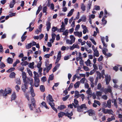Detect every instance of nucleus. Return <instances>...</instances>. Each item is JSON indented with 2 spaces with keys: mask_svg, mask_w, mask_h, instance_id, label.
<instances>
[{
  "mask_svg": "<svg viewBox=\"0 0 122 122\" xmlns=\"http://www.w3.org/2000/svg\"><path fill=\"white\" fill-rule=\"evenodd\" d=\"M23 81L25 83L24 85L21 87L22 90L24 92H25L26 89H28L27 84L28 83L31 85L30 87V92H31V96L32 97L35 96V95L34 92V90L33 88L34 86L33 80L32 78L28 77H22Z\"/></svg>",
  "mask_w": 122,
  "mask_h": 122,
  "instance_id": "f257e3e1",
  "label": "nucleus"
},
{
  "mask_svg": "<svg viewBox=\"0 0 122 122\" xmlns=\"http://www.w3.org/2000/svg\"><path fill=\"white\" fill-rule=\"evenodd\" d=\"M73 112H71L70 113L67 111L66 113L63 112H61L58 114V116L59 118L62 117L64 115L66 117H67L70 119H71L72 117H71L73 115Z\"/></svg>",
  "mask_w": 122,
  "mask_h": 122,
  "instance_id": "f03ea898",
  "label": "nucleus"
},
{
  "mask_svg": "<svg viewBox=\"0 0 122 122\" xmlns=\"http://www.w3.org/2000/svg\"><path fill=\"white\" fill-rule=\"evenodd\" d=\"M12 90L10 89L9 90L7 91L6 89L5 88L4 91L2 89L0 90V96H2L3 97L6 98V97L7 96V94H11Z\"/></svg>",
  "mask_w": 122,
  "mask_h": 122,
  "instance_id": "7ed1b4c3",
  "label": "nucleus"
},
{
  "mask_svg": "<svg viewBox=\"0 0 122 122\" xmlns=\"http://www.w3.org/2000/svg\"><path fill=\"white\" fill-rule=\"evenodd\" d=\"M49 99L50 101L49 102V104L51 106L52 109L54 111H55L56 113L57 112V111L55 107V106L54 103L53 102L54 101V100L52 98V96L50 94L48 95Z\"/></svg>",
  "mask_w": 122,
  "mask_h": 122,
  "instance_id": "20e7f679",
  "label": "nucleus"
},
{
  "mask_svg": "<svg viewBox=\"0 0 122 122\" xmlns=\"http://www.w3.org/2000/svg\"><path fill=\"white\" fill-rule=\"evenodd\" d=\"M111 100H109L106 103V102H104L102 103V106L103 107L106 108L107 107L109 108H110L111 107Z\"/></svg>",
  "mask_w": 122,
  "mask_h": 122,
  "instance_id": "39448f33",
  "label": "nucleus"
},
{
  "mask_svg": "<svg viewBox=\"0 0 122 122\" xmlns=\"http://www.w3.org/2000/svg\"><path fill=\"white\" fill-rule=\"evenodd\" d=\"M78 105V106L77 107V111L79 112H83V109H86L87 108L85 104H82L80 106L79 105Z\"/></svg>",
  "mask_w": 122,
  "mask_h": 122,
  "instance_id": "423d86ee",
  "label": "nucleus"
},
{
  "mask_svg": "<svg viewBox=\"0 0 122 122\" xmlns=\"http://www.w3.org/2000/svg\"><path fill=\"white\" fill-rule=\"evenodd\" d=\"M86 112L88 113V115L90 116L95 115V112L94 110L92 109H89Z\"/></svg>",
  "mask_w": 122,
  "mask_h": 122,
  "instance_id": "0eeeda50",
  "label": "nucleus"
},
{
  "mask_svg": "<svg viewBox=\"0 0 122 122\" xmlns=\"http://www.w3.org/2000/svg\"><path fill=\"white\" fill-rule=\"evenodd\" d=\"M70 50H72L75 48L79 49L80 47L77 44H74L71 46H70Z\"/></svg>",
  "mask_w": 122,
  "mask_h": 122,
  "instance_id": "6e6552de",
  "label": "nucleus"
},
{
  "mask_svg": "<svg viewBox=\"0 0 122 122\" xmlns=\"http://www.w3.org/2000/svg\"><path fill=\"white\" fill-rule=\"evenodd\" d=\"M74 33L75 36H77L79 37H81L82 35V33L81 31H76L74 32Z\"/></svg>",
  "mask_w": 122,
  "mask_h": 122,
  "instance_id": "1a4fd4ad",
  "label": "nucleus"
},
{
  "mask_svg": "<svg viewBox=\"0 0 122 122\" xmlns=\"http://www.w3.org/2000/svg\"><path fill=\"white\" fill-rule=\"evenodd\" d=\"M46 29L47 31H49L51 28V23L49 21H47L46 22Z\"/></svg>",
  "mask_w": 122,
  "mask_h": 122,
  "instance_id": "9d476101",
  "label": "nucleus"
},
{
  "mask_svg": "<svg viewBox=\"0 0 122 122\" xmlns=\"http://www.w3.org/2000/svg\"><path fill=\"white\" fill-rule=\"evenodd\" d=\"M93 53V57H94L95 56L98 57L99 56V52L97 50V48L95 49V50H94Z\"/></svg>",
  "mask_w": 122,
  "mask_h": 122,
  "instance_id": "9b49d317",
  "label": "nucleus"
},
{
  "mask_svg": "<svg viewBox=\"0 0 122 122\" xmlns=\"http://www.w3.org/2000/svg\"><path fill=\"white\" fill-rule=\"evenodd\" d=\"M106 84L108 85L111 80V77H105Z\"/></svg>",
  "mask_w": 122,
  "mask_h": 122,
  "instance_id": "f8f14e48",
  "label": "nucleus"
},
{
  "mask_svg": "<svg viewBox=\"0 0 122 122\" xmlns=\"http://www.w3.org/2000/svg\"><path fill=\"white\" fill-rule=\"evenodd\" d=\"M16 97V96L15 93L14 92L11 95V101L15 100Z\"/></svg>",
  "mask_w": 122,
  "mask_h": 122,
  "instance_id": "ddd939ff",
  "label": "nucleus"
},
{
  "mask_svg": "<svg viewBox=\"0 0 122 122\" xmlns=\"http://www.w3.org/2000/svg\"><path fill=\"white\" fill-rule=\"evenodd\" d=\"M107 112H106L104 113L105 114L108 113L112 115L113 113V112L112 111V110L111 109H107Z\"/></svg>",
  "mask_w": 122,
  "mask_h": 122,
  "instance_id": "4468645a",
  "label": "nucleus"
},
{
  "mask_svg": "<svg viewBox=\"0 0 122 122\" xmlns=\"http://www.w3.org/2000/svg\"><path fill=\"white\" fill-rule=\"evenodd\" d=\"M70 38L71 39V41L72 44L74 43L76 39L75 38L73 35H71L70 36Z\"/></svg>",
  "mask_w": 122,
  "mask_h": 122,
  "instance_id": "2eb2a0df",
  "label": "nucleus"
},
{
  "mask_svg": "<svg viewBox=\"0 0 122 122\" xmlns=\"http://www.w3.org/2000/svg\"><path fill=\"white\" fill-rule=\"evenodd\" d=\"M85 63L86 64L87 66H91V61L89 59H88L87 61L85 62Z\"/></svg>",
  "mask_w": 122,
  "mask_h": 122,
  "instance_id": "dca6fc26",
  "label": "nucleus"
},
{
  "mask_svg": "<svg viewBox=\"0 0 122 122\" xmlns=\"http://www.w3.org/2000/svg\"><path fill=\"white\" fill-rule=\"evenodd\" d=\"M66 108L65 106L64 105H61L59 106L58 109L59 110H61Z\"/></svg>",
  "mask_w": 122,
  "mask_h": 122,
  "instance_id": "f3484780",
  "label": "nucleus"
},
{
  "mask_svg": "<svg viewBox=\"0 0 122 122\" xmlns=\"http://www.w3.org/2000/svg\"><path fill=\"white\" fill-rule=\"evenodd\" d=\"M79 92L77 91H75V95L74 96L75 97H76V98H77L80 97V95L79 94Z\"/></svg>",
  "mask_w": 122,
  "mask_h": 122,
  "instance_id": "a211bd4d",
  "label": "nucleus"
},
{
  "mask_svg": "<svg viewBox=\"0 0 122 122\" xmlns=\"http://www.w3.org/2000/svg\"><path fill=\"white\" fill-rule=\"evenodd\" d=\"M13 59L10 58H8L7 60V61L8 63L9 64H12L13 63Z\"/></svg>",
  "mask_w": 122,
  "mask_h": 122,
  "instance_id": "6ab92c4d",
  "label": "nucleus"
},
{
  "mask_svg": "<svg viewBox=\"0 0 122 122\" xmlns=\"http://www.w3.org/2000/svg\"><path fill=\"white\" fill-rule=\"evenodd\" d=\"M81 9L83 11H85L86 10V7L83 3H82L81 5Z\"/></svg>",
  "mask_w": 122,
  "mask_h": 122,
  "instance_id": "aec40b11",
  "label": "nucleus"
},
{
  "mask_svg": "<svg viewBox=\"0 0 122 122\" xmlns=\"http://www.w3.org/2000/svg\"><path fill=\"white\" fill-rule=\"evenodd\" d=\"M32 46L31 43L28 44L27 45L25 46V47L27 49H29Z\"/></svg>",
  "mask_w": 122,
  "mask_h": 122,
  "instance_id": "412c9836",
  "label": "nucleus"
},
{
  "mask_svg": "<svg viewBox=\"0 0 122 122\" xmlns=\"http://www.w3.org/2000/svg\"><path fill=\"white\" fill-rule=\"evenodd\" d=\"M80 85V82L79 81H78L74 85V86L75 88H76L79 87Z\"/></svg>",
  "mask_w": 122,
  "mask_h": 122,
  "instance_id": "4be33fe9",
  "label": "nucleus"
},
{
  "mask_svg": "<svg viewBox=\"0 0 122 122\" xmlns=\"http://www.w3.org/2000/svg\"><path fill=\"white\" fill-rule=\"evenodd\" d=\"M74 11V9H71L68 13V14L67 15V16L68 17H69L71 15L73 14V13Z\"/></svg>",
  "mask_w": 122,
  "mask_h": 122,
  "instance_id": "5701e85b",
  "label": "nucleus"
},
{
  "mask_svg": "<svg viewBox=\"0 0 122 122\" xmlns=\"http://www.w3.org/2000/svg\"><path fill=\"white\" fill-rule=\"evenodd\" d=\"M113 101H112V102H114V104L115 107L116 108H117L118 107V106L117 105V101L116 99H114L113 100Z\"/></svg>",
  "mask_w": 122,
  "mask_h": 122,
  "instance_id": "b1692460",
  "label": "nucleus"
},
{
  "mask_svg": "<svg viewBox=\"0 0 122 122\" xmlns=\"http://www.w3.org/2000/svg\"><path fill=\"white\" fill-rule=\"evenodd\" d=\"M5 64L2 62H1L0 63V68L2 69L5 66Z\"/></svg>",
  "mask_w": 122,
  "mask_h": 122,
  "instance_id": "393cba45",
  "label": "nucleus"
},
{
  "mask_svg": "<svg viewBox=\"0 0 122 122\" xmlns=\"http://www.w3.org/2000/svg\"><path fill=\"white\" fill-rule=\"evenodd\" d=\"M69 33L68 30L67 29L66 30L64 31L62 33V35L67 36Z\"/></svg>",
  "mask_w": 122,
  "mask_h": 122,
  "instance_id": "a878e982",
  "label": "nucleus"
},
{
  "mask_svg": "<svg viewBox=\"0 0 122 122\" xmlns=\"http://www.w3.org/2000/svg\"><path fill=\"white\" fill-rule=\"evenodd\" d=\"M28 64L29 63L26 61L22 62L20 63V64L22 66H26L27 65H28Z\"/></svg>",
  "mask_w": 122,
  "mask_h": 122,
  "instance_id": "bb28decb",
  "label": "nucleus"
},
{
  "mask_svg": "<svg viewBox=\"0 0 122 122\" xmlns=\"http://www.w3.org/2000/svg\"><path fill=\"white\" fill-rule=\"evenodd\" d=\"M52 66V64H49V66L47 67V71L46 72L48 73L49 72V70L51 69Z\"/></svg>",
  "mask_w": 122,
  "mask_h": 122,
  "instance_id": "cd10ccee",
  "label": "nucleus"
},
{
  "mask_svg": "<svg viewBox=\"0 0 122 122\" xmlns=\"http://www.w3.org/2000/svg\"><path fill=\"white\" fill-rule=\"evenodd\" d=\"M40 89L42 92H44L45 91V87L43 85H41L40 86Z\"/></svg>",
  "mask_w": 122,
  "mask_h": 122,
  "instance_id": "c85d7f7f",
  "label": "nucleus"
},
{
  "mask_svg": "<svg viewBox=\"0 0 122 122\" xmlns=\"http://www.w3.org/2000/svg\"><path fill=\"white\" fill-rule=\"evenodd\" d=\"M34 62L30 63L28 66V67L30 68L33 69L34 68Z\"/></svg>",
  "mask_w": 122,
  "mask_h": 122,
  "instance_id": "c756f323",
  "label": "nucleus"
},
{
  "mask_svg": "<svg viewBox=\"0 0 122 122\" xmlns=\"http://www.w3.org/2000/svg\"><path fill=\"white\" fill-rule=\"evenodd\" d=\"M15 81L16 83L20 85L21 84V81L20 78H17L15 80Z\"/></svg>",
  "mask_w": 122,
  "mask_h": 122,
  "instance_id": "7c9ffc66",
  "label": "nucleus"
},
{
  "mask_svg": "<svg viewBox=\"0 0 122 122\" xmlns=\"http://www.w3.org/2000/svg\"><path fill=\"white\" fill-rule=\"evenodd\" d=\"M31 102L32 103L33 105L34 106V108L36 107V105L35 103V101L34 98H32L31 100Z\"/></svg>",
  "mask_w": 122,
  "mask_h": 122,
  "instance_id": "2f4dec72",
  "label": "nucleus"
},
{
  "mask_svg": "<svg viewBox=\"0 0 122 122\" xmlns=\"http://www.w3.org/2000/svg\"><path fill=\"white\" fill-rule=\"evenodd\" d=\"M34 77L35 79V82L39 83L40 82V79L38 77Z\"/></svg>",
  "mask_w": 122,
  "mask_h": 122,
  "instance_id": "473e14b6",
  "label": "nucleus"
},
{
  "mask_svg": "<svg viewBox=\"0 0 122 122\" xmlns=\"http://www.w3.org/2000/svg\"><path fill=\"white\" fill-rule=\"evenodd\" d=\"M58 29L57 27L53 26L52 27V33H54V32H55Z\"/></svg>",
  "mask_w": 122,
  "mask_h": 122,
  "instance_id": "72a5a7b5",
  "label": "nucleus"
},
{
  "mask_svg": "<svg viewBox=\"0 0 122 122\" xmlns=\"http://www.w3.org/2000/svg\"><path fill=\"white\" fill-rule=\"evenodd\" d=\"M105 92H107L111 93L112 92V90L111 87L109 88L105 89Z\"/></svg>",
  "mask_w": 122,
  "mask_h": 122,
  "instance_id": "f704fd0d",
  "label": "nucleus"
},
{
  "mask_svg": "<svg viewBox=\"0 0 122 122\" xmlns=\"http://www.w3.org/2000/svg\"><path fill=\"white\" fill-rule=\"evenodd\" d=\"M41 104L43 106H44V107L46 109H49V108L47 106V105H46V103L44 102H42L41 103Z\"/></svg>",
  "mask_w": 122,
  "mask_h": 122,
  "instance_id": "c9c22d12",
  "label": "nucleus"
},
{
  "mask_svg": "<svg viewBox=\"0 0 122 122\" xmlns=\"http://www.w3.org/2000/svg\"><path fill=\"white\" fill-rule=\"evenodd\" d=\"M65 28L61 27V28L58 29V31L60 32H63L64 30H65Z\"/></svg>",
  "mask_w": 122,
  "mask_h": 122,
  "instance_id": "e433bc0d",
  "label": "nucleus"
},
{
  "mask_svg": "<svg viewBox=\"0 0 122 122\" xmlns=\"http://www.w3.org/2000/svg\"><path fill=\"white\" fill-rule=\"evenodd\" d=\"M15 70V68L14 67L11 68L7 71L8 72H10L11 71H14Z\"/></svg>",
  "mask_w": 122,
  "mask_h": 122,
  "instance_id": "4c0bfd02",
  "label": "nucleus"
},
{
  "mask_svg": "<svg viewBox=\"0 0 122 122\" xmlns=\"http://www.w3.org/2000/svg\"><path fill=\"white\" fill-rule=\"evenodd\" d=\"M69 95H68L66 96L65 97H63L62 98V100L63 101H65L67 100V99L69 98Z\"/></svg>",
  "mask_w": 122,
  "mask_h": 122,
  "instance_id": "58836bf2",
  "label": "nucleus"
},
{
  "mask_svg": "<svg viewBox=\"0 0 122 122\" xmlns=\"http://www.w3.org/2000/svg\"><path fill=\"white\" fill-rule=\"evenodd\" d=\"M15 88L17 92H19V90L20 89V87L18 85L15 86Z\"/></svg>",
  "mask_w": 122,
  "mask_h": 122,
  "instance_id": "ea45409f",
  "label": "nucleus"
},
{
  "mask_svg": "<svg viewBox=\"0 0 122 122\" xmlns=\"http://www.w3.org/2000/svg\"><path fill=\"white\" fill-rule=\"evenodd\" d=\"M83 68L84 70L86 71H88L90 70L89 69L88 67L85 66H83Z\"/></svg>",
  "mask_w": 122,
  "mask_h": 122,
  "instance_id": "a19ab883",
  "label": "nucleus"
},
{
  "mask_svg": "<svg viewBox=\"0 0 122 122\" xmlns=\"http://www.w3.org/2000/svg\"><path fill=\"white\" fill-rule=\"evenodd\" d=\"M27 37L26 36H24L22 35L21 37V41L22 42L24 41L25 39H26Z\"/></svg>",
  "mask_w": 122,
  "mask_h": 122,
  "instance_id": "79ce46f5",
  "label": "nucleus"
},
{
  "mask_svg": "<svg viewBox=\"0 0 122 122\" xmlns=\"http://www.w3.org/2000/svg\"><path fill=\"white\" fill-rule=\"evenodd\" d=\"M102 22H104V21H105V23H103V24L104 25V26L107 23V21L106 20H105V18L104 17H103L102 19Z\"/></svg>",
  "mask_w": 122,
  "mask_h": 122,
  "instance_id": "37998d69",
  "label": "nucleus"
},
{
  "mask_svg": "<svg viewBox=\"0 0 122 122\" xmlns=\"http://www.w3.org/2000/svg\"><path fill=\"white\" fill-rule=\"evenodd\" d=\"M81 19L82 21L85 22L86 20V17L85 16H83L81 17Z\"/></svg>",
  "mask_w": 122,
  "mask_h": 122,
  "instance_id": "c03bdc74",
  "label": "nucleus"
},
{
  "mask_svg": "<svg viewBox=\"0 0 122 122\" xmlns=\"http://www.w3.org/2000/svg\"><path fill=\"white\" fill-rule=\"evenodd\" d=\"M94 102L95 103L97 104L99 106H100L101 105L100 102L98 101L94 100Z\"/></svg>",
  "mask_w": 122,
  "mask_h": 122,
  "instance_id": "a18cd8bd",
  "label": "nucleus"
},
{
  "mask_svg": "<svg viewBox=\"0 0 122 122\" xmlns=\"http://www.w3.org/2000/svg\"><path fill=\"white\" fill-rule=\"evenodd\" d=\"M61 51H59L58 53L57 56V58H60L61 59Z\"/></svg>",
  "mask_w": 122,
  "mask_h": 122,
  "instance_id": "49530a36",
  "label": "nucleus"
},
{
  "mask_svg": "<svg viewBox=\"0 0 122 122\" xmlns=\"http://www.w3.org/2000/svg\"><path fill=\"white\" fill-rule=\"evenodd\" d=\"M102 95V93L100 91H97L96 92V95L97 96H101Z\"/></svg>",
  "mask_w": 122,
  "mask_h": 122,
  "instance_id": "de8ad7c7",
  "label": "nucleus"
},
{
  "mask_svg": "<svg viewBox=\"0 0 122 122\" xmlns=\"http://www.w3.org/2000/svg\"><path fill=\"white\" fill-rule=\"evenodd\" d=\"M47 8L46 6H45L43 8V13H46Z\"/></svg>",
  "mask_w": 122,
  "mask_h": 122,
  "instance_id": "09e8293b",
  "label": "nucleus"
},
{
  "mask_svg": "<svg viewBox=\"0 0 122 122\" xmlns=\"http://www.w3.org/2000/svg\"><path fill=\"white\" fill-rule=\"evenodd\" d=\"M74 103L76 105H78V101L76 99H74Z\"/></svg>",
  "mask_w": 122,
  "mask_h": 122,
  "instance_id": "8fccbe9b",
  "label": "nucleus"
},
{
  "mask_svg": "<svg viewBox=\"0 0 122 122\" xmlns=\"http://www.w3.org/2000/svg\"><path fill=\"white\" fill-rule=\"evenodd\" d=\"M91 5L92 3H91L88 4V6L87 7V9H88L89 10L91 8Z\"/></svg>",
  "mask_w": 122,
  "mask_h": 122,
  "instance_id": "3c124183",
  "label": "nucleus"
},
{
  "mask_svg": "<svg viewBox=\"0 0 122 122\" xmlns=\"http://www.w3.org/2000/svg\"><path fill=\"white\" fill-rule=\"evenodd\" d=\"M94 7L95 9L97 10H99L100 9V7L99 6L95 5Z\"/></svg>",
  "mask_w": 122,
  "mask_h": 122,
  "instance_id": "603ef678",
  "label": "nucleus"
},
{
  "mask_svg": "<svg viewBox=\"0 0 122 122\" xmlns=\"http://www.w3.org/2000/svg\"><path fill=\"white\" fill-rule=\"evenodd\" d=\"M103 58V57L102 56H100L98 59V61L100 62L102 60Z\"/></svg>",
  "mask_w": 122,
  "mask_h": 122,
  "instance_id": "864d4df0",
  "label": "nucleus"
},
{
  "mask_svg": "<svg viewBox=\"0 0 122 122\" xmlns=\"http://www.w3.org/2000/svg\"><path fill=\"white\" fill-rule=\"evenodd\" d=\"M93 67L94 68L93 70H95V71L96 70H97L98 69V68L97 67L96 64H94L93 65Z\"/></svg>",
  "mask_w": 122,
  "mask_h": 122,
  "instance_id": "5fc2aeb1",
  "label": "nucleus"
},
{
  "mask_svg": "<svg viewBox=\"0 0 122 122\" xmlns=\"http://www.w3.org/2000/svg\"><path fill=\"white\" fill-rule=\"evenodd\" d=\"M85 79V77L82 78L80 80L81 82L82 83H84Z\"/></svg>",
  "mask_w": 122,
  "mask_h": 122,
  "instance_id": "6e6d98bb",
  "label": "nucleus"
},
{
  "mask_svg": "<svg viewBox=\"0 0 122 122\" xmlns=\"http://www.w3.org/2000/svg\"><path fill=\"white\" fill-rule=\"evenodd\" d=\"M51 36L52 39L54 40L56 36V35L54 33H52Z\"/></svg>",
  "mask_w": 122,
  "mask_h": 122,
  "instance_id": "4d7b16f0",
  "label": "nucleus"
},
{
  "mask_svg": "<svg viewBox=\"0 0 122 122\" xmlns=\"http://www.w3.org/2000/svg\"><path fill=\"white\" fill-rule=\"evenodd\" d=\"M80 27V25H77L75 29V30L76 31H77L78 30L79 28Z\"/></svg>",
  "mask_w": 122,
  "mask_h": 122,
  "instance_id": "13d9d810",
  "label": "nucleus"
},
{
  "mask_svg": "<svg viewBox=\"0 0 122 122\" xmlns=\"http://www.w3.org/2000/svg\"><path fill=\"white\" fill-rule=\"evenodd\" d=\"M41 79L43 82H45L47 81V79L46 77H43L41 78Z\"/></svg>",
  "mask_w": 122,
  "mask_h": 122,
  "instance_id": "bf43d9fd",
  "label": "nucleus"
},
{
  "mask_svg": "<svg viewBox=\"0 0 122 122\" xmlns=\"http://www.w3.org/2000/svg\"><path fill=\"white\" fill-rule=\"evenodd\" d=\"M15 3H13V2H11L10 3V8H13L14 6V5Z\"/></svg>",
  "mask_w": 122,
  "mask_h": 122,
  "instance_id": "052dcab7",
  "label": "nucleus"
},
{
  "mask_svg": "<svg viewBox=\"0 0 122 122\" xmlns=\"http://www.w3.org/2000/svg\"><path fill=\"white\" fill-rule=\"evenodd\" d=\"M37 1V0H34V1L33 2L32 5L33 6H34V5H36Z\"/></svg>",
  "mask_w": 122,
  "mask_h": 122,
  "instance_id": "680f3d73",
  "label": "nucleus"
},
{
  "mask_svg": "<svg viewBox=\"0 0 122 122\" xmlns=\"http://www.w3.org/2000/svg\"><path fill=\"white\" fill-rule=\"evenodd\" d=\"M90 40L92 41V42L93 43L94 45H96V43L94 39L91 38L90 39Z\"/></svg>",
  "mask_w": 122,
  "mask_h": 122,
  "instance_id": "e2e57ef3",
  "label": "nucleus"
},
{
  "mask_svg": "<svg viewBox=\"0 0 122 122\" xmlns=\"http://www.w3.org/2000/svg\"><path fill=\"white\" fill-rule=\"evenodd\" d=\"M66 42L67 44H72L71 41H70L69 40H66Z\"/></svg>",
  "mask_w": 122,
  "mask_h": 122,
  "instance_id": "0e129e2a",
  "label": "nucleus"
},
{
  "mask_svg": "<svg viewBox=\"0 0 122 122\" xmlns=\"http://www.w3.org/2000/svg\"><path fill=\"white\" fill-rule=\"evenodd\" d=\"M102 85L101 83H99L97 85V89H100L101 88Z\"/></svg>",
  "mask_w": 122,
  "mask_h": 122,
  "instance_id": "69168bd1",
  "label": "nucleus"
},
{
  "mask_svg": "<svg viewBox=\"0 0 122 122\" xmlns=\"http://www.w3.org/2000/svg\"><path fill=\"white\" fill-rule=\"evenodd\" d=\"M86 44L89 47H91V42H88V41H87L86 42Z\"/></svg>",
  "mask_w": 122,
  "mask_h": 122,
  "instance_id": "338daca9",
  "label": "nucleus"
},
{
  "mask_svg": "<svg viewBox=\"0 0 122 122\" xmlns=\"http://www.w3.org/2000/svg\"><path fill=\"white\" fill-rule=\"evenodd\" d=\"M69 56H65L64 57V59L65 60H68L69 58Z\"/></svg>",
  "mask_w": 122,
  "mask_h": 122,
  "instance_id": "774afa93",
  "label": "nucleus"
}]
</instances>
